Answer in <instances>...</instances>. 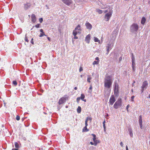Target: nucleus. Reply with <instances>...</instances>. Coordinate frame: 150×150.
<instances>
[{
	"mask_svg": "<svg viewBox=\"0 0 150 150\" xmlns=\"http://www.w3.org/2000/svg\"><path fill=\"white\" fill-rule=\"evenodd\" d=\"M89 118V117H87L85 121H86V122H88V121Z\"/></svg>",
	"mask_w": 150,
	"mask_h": 150,
	"instance_id": "obj_52",
	"label": "nucleus"
},
{
	"mask_svg": "<svg viewBox=\"0 0 150 150\" xmlns=\"http://www.w3.org/2000/svg\"><path fill=\"white\" fill-rule=\"evenodd\" d=\"M90 34H88L87 35L85 38V41L88 43H89L90 40Z\"/></svg>",
	"mask_w": 150,
	"mask_h": 150,
	"instance_id": "obj_12",
	"label": "nucleus"
},
{
	"mask_svg": "<svg viewBox=\"0 0 150 150\" xmlns=\"http://www.w3.org/2000/svg\"><path fill=\"white\" fill-rule=\"evenodd\" d=\"M92 135L93 136V137H96V136L95 134H92Z\"/></svg>",
	"mask_w": 150,
	"mask_h": 150,
	"instance_id": "obj_57",
	"label": "nucleus"
},
{
	"mask_svg": "<svg viewBox=\"0 0 150 150\" xmlns=\"http://www.w3.org/2000/svg\"><path fill=\"white\" fill-rule=\"evenodd\" d=\"M80 97H78L77 98L76 101L78 103H79V100H80Z\"/></svg>",
	"mask_w": 150,
	"mask_h": 150,
	"instance_id": "obj_35",
	"label": "nucleus"
},
{
	"mask_svg": "<svg viewBox=\"0 0 150 150\" xmlns=\"http://www.w3.org/2000/svg\"><path fill=\"white\" fill-rule=\"evenodd\" d=\"M115 100L113 95H112L109 99L108 103L110 105H112L115 102Z\"/></svg>",
	"mask_w": 150,
	"mask_h": 150,
	"instance_id": "obj_8",
	"label": "nucleus"
},
{
	"mask_svg": "<svg viewBox=\"0 0 150 150\" xmlns=\"http://www.w3.org/2000/svg\"><path fill=\"white\" fill-rule=\"evenodd\" d=\"M31 6V4L30 3H27L24 4V9L25 10H27L30 8Z\"/></svg>",
	"mask_w": 150,
	"mask_h": 150,
	"instance_id": "obj_11",
	"label": "nucleus"
},
{
	"mask_svg": "<svg viewBox=\"0 0 150 150\" xmlns=\"http://www.w3.org/2000/svg\"><path fill=\"white\" fill-rule=\"evenodd\" d=\"M146 21V19L144 17H142V18L141 21V23L142 24H144L145 23Z\"/></svg>",
	"mask_w": 150,
	"mask_h": 150,
	"instance_id": "obj_16",
	"label": "nucleus"
},
{
	"mask_svg": "<svg viewBox=\"0 0 150 150\" xmlns=\"http://www.w3.org/2000/svg\"><path fill=\"white\" fill-rule=\"evenodd\" d=\"M148 97L150 98V94L149 95Z\"/></svg>",
	"mask_w": 150,
	"mask_h": 150,
	"instance_id": "obj_64",
	"label": "nucleus"
},
{
	"mask_svg": "<svg viewBox=\"0 0 150 150\" xmlns=\"http://www.w3.org/2000/svg\"><path fill=\"white\" fill-rule=\"evenodd\" d=\"M16 119L17 120H19L20 119V117L19 116L17 115L16 117Z\"/></svg>",
	"mask_w": 150,
	"mask_h": 150,
	"instance_id": "obj_29",
	"label": "nucleus"
},
{
	"mask_svg": "<svg viewBox=\"0 0 150 150\" xmlns=\"http://www.w3.org/2000/svg\"><path fill=\"white\" fill-rule=\"evenodd\" d=\"M98 61H94L93 63V65L97 64H98Z\"/></svg>",
	"mask_w": 150,
	"mask_h": 150,
	"instance_id": "obj_27",
	"label": "nucleus"
},
{
	"mask_svg": "<svg viewBox=\"0 0 150 150\" xmlns=\"http://www.w3.org/2000/svg\"><path fill=\"white\" fill-rule=\"evenodd\" d=\"M139 124L142 123V116L141 115H140L139 116Z\"/></svg>",
	"mask_w": 150,
	"mask_h": 150,
	"instance_id": "obj_22",
	"label": "nucleus"
},
{
	"mask_svg": "<svg viewBox=\"0 0 150 150\" xmlns=\"http://www.w3.org/2000/svg\"><path fill=\"white\" fill-rule=\"evenodd\" d=\"M25 40L28 42V39L27 37L26 36V35H25Z\"/></svg>",
	"mask_w": 150,
	"mask_h": 150,
	"instance_id": "obj_32",
	"label": "nucleus"
},
{
	"mask_svg": "<svg viewBox=\"0 0 150 150\" xmlns=\"http://www.w3.org/2000/svg\"><path fill=\"white\" fill-rule=\"evenodd\" d=\"M39 21L40 23H42L43 21V18H39Z\"/></svg>",
	"mask_w": 150,
	"mask_h": 150,
	"instance_id": "obj_34",
	"label": "nucleus"
},
{
	"mask_svg": "<svg viewBox=\"0 0 150 150\" xmlns=\"http://www.w3.org/2000/svg\"><path fill=\"white\" fill-rule=\"evenodd\" d=\"M86 25L87 29L91 30L92 28V26L91 24L89 23H87L86 24Z\"/></svg>",
	"mask_w": 150,
	"mask_h": 150,
	"instance_id": "obj_13",
	"label": "nucleus"
},
{
	"mask_svg": "<svg viewBox=\"0 0 150 150\" xmlns=\"http://www.w3.org/2000/svg\"><path fill=\"white\" fill-rule=\"evenodd\" d=\"M113 46V44H112V43L110 44L109 43L106 46V51L107 52L106 53V54H108L110 50H111L112 48V47Z\"/></svg>",
	"mask_w": 150,
	"mask_h": 150,
	"instance_id": "obj_7",
	"label": "nucleus"
},
{
	"mask_svg": "<svg viewBox=\"0 0 150 150\" xmlns=\"http://www.w3.org/2000/svg\"><path fill=\"white\" fill-rule=\"evenodd\" d=\"M47 39L49 41H50V39L49 37H47Z\"/></svg>",
	"mask_w": 150,
	"mask_h": 150,
	"instance_id": "obj_62",
	"label": "nucleus"
},
{
	"mask_svg": "<svg viewBox=\"0 0 150 150\" xmlns=\"http://www.w3.org/2000/svg\"><path fill=\"white\" fill-rule=\"evenodd\" d=\"M44 35L45 36V34L44 33H41L40 34L39 36L40 37H42Z\"/></svg>",
	"mask_w": 150,
	"mask_h": 150,
	"instance_id": "obj_31",
	"label": "nucleus"
},
{
	"mask_svg": "<svg viewBox=\"0 0 150 150\" xmlns=\"http://www.w3.org/2000/svg\"><path fill=\"white\" fill-rule=\"evenodd\" d=\"M32 21L33 22L35 23L36 21V18L34 14H33L31 16Z\"/></svg>",
	"mask_w": 150,
	"mask_h": 150,
	"instance_id": "obj_14",
	"label": "nucleus"
},
{
	"mask_svg": "<svg viewBox=\"0 0 150 150\" xmlns=\"http://www.w3.org/2000/svg\"><path fill=\"white\" fill-rule=\"evenodd\" d=\"M143 84H148L147 82L146 81H145L144 82Z\"/></svg>",
	"mask_w": 150,
	"mask_h": 150,
	"instance_id": "obj_45",
	"label": "nucleus"
},
{
	"mask_svg": "<svg viewBox=\"0 0 150 150\" xmlns=\"http://www.w3.org/2000/svg\"><path fill=\"white\" fill-rule=\"evenodd\" d=\"M94 41L95 42H98L100 44V41L96 37H94Z\"/></svg>",
	"mask_w": 150,
	"mask_h": 150,
	"instance_id": "obj_21",
	"label": "nucleus"
},
{
	"mask_svg": "<svg viewBox=\"0 0 150 150\" xmlns=\"http://www.w3.org/2000/svg\"><path fill=\"white\" fill-rule=\"evenodd\" d=\"M112 14V11H110L105 15V18L106 21H108L109 20Z\"/></svg>",
	"mask_w": 150,
	"mask_h": 150,
	"instance_id": "obj_6",
	"label": "nucleus"
},
{
	"mask_svg": "<svg viewBox=\"0 0 150 150\" xmlns=\"http://www.w3.org/2000/svg\"><path fill=\"white\" fill-rule=\"evenodd\" d=\"M99 143V141L98 140H96L94 142V145L95 146H96L98 143Z\"/></svg>",
	"mask_w": 150,
	"mask_h": 150,
	"instance_id": "obj_23",
	"label": "nucleus"
},
{
	"mask_svg": "<svg viewBox=\"0 0 150 150\" xmlns=\"http://www.w3.org/2000/svg\"><path fill=\"white\" fill-rule=\"evenodd\" d=\"M85 98V96L83 94H81V96L80 99H81L82 100H83V99Z\"/></svg>",
	"mask_w": 150,
	"mask_h": 150,
	"instance_id": "obj_25",
	"label": "nucleus"
},
{
	"mask_svg": "<svg viewBox=\"0 0 150 150\" xmlns=\"http://www.w3.org/2000/svg\"><path fill=\"white\" fill-rule=\"evenodd\" d=\"M35 27L37 28H38L39 27V24H37L35 25Z\"/></svg>",
	"mask_w": 150,
	"mask_h": 150,
	"instance_id": "obj_42",
	"label": "nucleus"
},
{
	"mask_svg": "<svg viewBox=\"0 0 150 150\" xmlns=\"http://www.w3.org/2000/svg\"><path fill=\"white\" fill-rule=\"evenodd\" d=\"M105 120H104V121H103V125H105Z\"/></svg>",
	"mask_w": 150,
	"mask_h": 150,
	"instance_id": "obj_54",
	"label": "nucleus"
},
{
	"mask_svg": "<svg viewBox=\"0 0 150 150\" xmlns=\"http://www.w3.org/2000/svg\"><path fill=\"white\" fill-rule=\"evenodd\" d=\"M91 77H89L88 78L87 81L88 82L90 83V80L91 79Z\"/></svg>",
	"mask_w": 150,
	"mask_h": 150,
	"instance_id": "obj_28",
	"label": "nucleus"
},
{
	"mask_svg": "<svg viewBox=\"0 0 150 150\" xmlns=\"http://www.w3.org/2000/svg\"><path fill=\"white\" fill-rule=\"evenodd\" d=\"M142 90V93L144 91L145 89L146 88V85H142L141 87Z\"/></svg>",
	"mask_w": 150,
	"mask_h": 150,
	"instance_id": "obj_15",
	"label": "nucleus"
},
{
	"mask_svg": "<svg viewBox=\"0 0 150 150\" xmlns=\"http://www.w3.org/2000/svg\"><path fill=\"white\" fill-rule=\"evenodd\" d=\"M91 120H92V118L91 117H89L88 120L90 122H91Z\"/></svg>",
	"mask_w": 150,
	"mask_h": 150,
	"instance_id": "obj_47",
	"label": "nucleus"
},
{
	"mask_svg": "<svg viewBox=\"0 0 150 150\" xmlns=\"http://www.w3.org/2000/svg\"><path fill=\"white\" fill-rule=\"evenodd\" d=\"M14 144L15 147L17 149H18L19 148V146L18 144L16 142H15L14 143Z\"/></svg>",
	"mask_w": 150,
	"mask_h": 150,
	"instance_id": "obj_20",
	"label": "nucleus"
},
{
	"mask_svg": "<svg viewBox=\"0 0 150 150\" xmlns=\"http://www.w3.org/2000/svg\"><path fill=\"white\" fill-rule=\"evenodd\" d=\"M13 84H17V82L16 81H14L13 82Z\"/></svg>",
	"mask_w": 150,
	"mask_h": 150,
	"instance_id": "obj_37",
	"label": "nucleus"
},
{
	"mask_svg": "<svg viewBox=\"0 0 150 150\" xmlns=\"http://www.w3.org/2000/svg\"><path fill=\"white\" fill-rule=\"evenodd\" d=\"M103 11L104 12V13H106L107 12H108V11L107 10H105L104 11Z\"/></svg>",
	"mask_w": 150,
	"mask_h": 150,
	"instance_id": "obj_55",
	"label": "nucleus"
},
{
	"mask_svg": "<svg viewBox=\"0 0 150 150\" xmlns=\"http://www.w3.org/2000/svg\"><path fill=\"white\" fill-rule=\"evenodd\" d=\"M132 69H133V71H134L135 66H132Z\"/></svg>",
	"mask_w": 150,
	"mask_h": 150,
	"instance_id": "obj_48",
	"label": "nucleus"
},
{
	"mask_svg": "<svg viewBox=\"0 0 150 150\" xmlns=\"http://www.w3.org/2000/svg\"><path fill=\"white\" fill-rule=\"evenodd\" d=\"M12 150H18L17 149H14L13 148L12 149Z\"/></svg>",
	"mask_w": 150,
	"mask_h": 150,
	"instance_id": "obj_59",
	"label": "nucleus"
},
{
	"mask_svg": "<svg viewBox=\"0 0 150 150\" xmlns=\"http://www.w3.org/2000/svg\"><path fill=\"white\" fill-rule=\"evenodd\" d=\"M31 43L33 44V45L34 44V42L33 41V38H32L31 39Z\"/></svg>",
	"mask_w": 150,
	"mask_h": 150,
	"instance_id": "obj_39",
	"label": "nucleus"
},
{
	"mask_svg": "<svg viewBox=\"0 0 150 150\" xmlns=\"http://www.w3.org/2000/svg\"><path fill=\"white\" fill-rule=\"evenodd\" d=\"M81 30V27L79 25H78L77 27L75 28L73 32V34L74 35H76L77 33L80 34Z\"/></svg>",
	"mask_w": 150,
	"mask_h": 150,
	"instance_id": "obj_4",
	"label": "nucleus"
},
{
	"mask_svg": "<svg viewBox=\"0 0 150 150\" xmlns=\"http://www.w3.org/2000/svg\"><path fill=\"white\" fill-rule=\"evenodd\" d=\"M122 59V57H120V58H119V60L120 61H121V60Z\"/></svg>",
	"mask_w": 150,
	"mask_h": 150,
	"instance_id": "obj_61",
	"label": "nucleus"
},
{
	"mask_svg": "<svg viewBox=\"0 0 150 150\" xmlns=\"http://www.w3.org/2000/svg\"><path fill=\"white\" fill-rule=\"evenodd\" d=\"M69 96H65L64 97L61 98L59 100L58 103L59 105H61L64 103L67 100H68Z\"/></svg>",
	"mask_w": 150,
	"mask_h": 150,
	"instance_id": "obj_5",
	"label": "nucleus"
},
{
	"mask_svg": "<svg viewBox=\"0 0 150 150\" xmlns=\"http://www.w3.org/2000/svg\"><path fill=\"white\" fill-rule=\"evenodd\" d=\"M114 94L116 96H118V85H115L114 88Z\"/></svg>",
	"mask_w": 150,
	"mask_h": 150,
	"instance_id": "obj_9",
	"label": "nucleus"
},
{
	"mask_svg": "<svg viewBox=\"0 0 150 150\" xmlns=\"http://www.w3.org/2000/svg\"><path fill=\"white\" fill-rule=\"evenodd\" d=\"M92 87L91 86L89 88V89L90 90L89 91V92L90 93H91L92 92Z\"/></svg>",
	"mask_w": 150,
	"mask_h": 150,
	"instance_id": "obj_30",
	"label": "nucleus"
},
{
	"mask_svg": "<svg viewBox=\"0 0 150 150\" xmlns=\"http://www.w3.org/2000/svg\"><path fill=\"white\" fill-rule=\"evenodd\" d=\"M139 26L136 23L133 24L130 27V31L131 32L135 33L138 30Z\"/></svg>",
	"mask_w": 150,
	"mask_h": 150,
	"instance_id": "obj_2",
	"label": "nucleus"
},
{
	"mask_svg": "<svg viewBox=\"0 0 150 150\" xmlns=\"http://www.w3.org/2000/svg\"><path fill=\"white\" fill-rule=\"evenodd\" d=\"M112 79L111 76L106 75L105 78V84H111L112 83Z\"/></svg>",
	"mask_w": 150,
	"mask_h": 150,
	"instance_id": "obj_1",
	"label": "nucleus"
},
{
	"mask_svg": "<svg viewBox=\"0 0 150 150\" xmlns=\"http://www.w3.org/2000/svg\"><path fill=\"white\" fill-rule=\"evenodd\" d=\"M103 127L104 129H105V125H103Z\"/></svg>",
	"mask_w": 150,
	"mask_h": 150,
	"instance_id": "obj_58",
	"label": "nucleus"
},
{
	"mask_svg": "<svg viewBox=\"0 0 150 150\" xmlns=\"http://www.w3.org/2000/svg\"><path fill=\"white\" fill-rule=\"evenodd\" d=\"M126 150H129L128 147L127 146H126Z\"/></svg>",
	"mask_w": 150,
	"mask_h": 150,
	"instance_id": "obj_60",
	"label": "nucleus"
},
{
	"mask_svg": "<svg viewBox=\"0 0 150 150\" xmlns=\"http://www.w3.org/2000/svg\"><path fill=\"white\" fill-rule=\"evenodd\" d=\"M62 1L64 4L68 6H70L72 3L71 0H62Z\"/></svg>",
	"mask_w": 150,
	"mask_h": 150,
	"instance_id": "obj_10",
	"label": "nucleus"
},
{
	"mask_svg": "<svg viewBox=\"0 0 150 150\" xmlns=\"http://www.w3.org/2000/svg\"><path fill=\"white\" fill-rule=\"evenodd\" d=\"M139 125H140V128L142 129V127H143V126H142V123H141V124H139Z\"/></svg>",
	"mask_w": 150,
	"mask_h": 150,
	"instance_id": "obj_40",
	"label": "nucleus"
},
{
	"mask_svg": "<svg viewBox=\"0 0 150 150\" xmlns=\"http://www.w3.org/2000/svg\"><path fill=\"white\" fill-rule=\"evenodd\" d=\"M77 112L79 113L81 112V108L80 106H79L78 107L77 109Z\"/></svg>",
	"mask_w": 150,
	"mask_h": 150,
	"instance_id": "obj_18",
	"label": "nucleus"
},
{
	"mask_svg": "<svg viewBox=\"0 0 150 150\" xmlns=\"http://www.w3.org/2000/svg\"><path fill=\"white\" fill-rule=\"evenodd\" d=\"M74 89H75V90H77V88L76 87H75V88H74Z\"/></svg>",
	"mask_w": 150,
	"mask_h": 150,
	"instance_id": "obj_63",
	"label": "nucleus"
},
{
	"mask_svg": "<svg viewBox=\"0 0 150 150\" xmlns=\"http://www.w3.org/2000/svg\"><path fill=\"white\" fill-rule=\"evenodd\" d=\"M83 132H88V130L87 129V127L85 126L83 129Z\"/></svg>",
	"mask_w": 150,
	"mask_h": 150,
	"instance_id": "obj_24",
	"label": "nucleus"
},
{
	"mask_svg": "<svg viewBox=\"0 0 150 150\" xmlns=\"http://www.w3.org/2000/svg\"><path fill=\"white\" fill-rule=\"evenodd\" d=\"M85 126H88L87 122L86 121H85Z\"/></svg>",
	"mask_w": 150,
	"mask_h": 150,
	"instance_id": "obj_49",
	"label": "nucleus"
},
{
	"mask_svg": "<svg viewBox=\"0 0 150 150\" xmlns=\"http://www.w3.org/2000/svg\"><path fill=\"white\" fill-rule=\"evenodd\" d=\"M128 130H129V134L130 136L132 137L133 135V134L132 131V130L130 129H129Z\"/></svg>",
	"mask_w": 150,
	"mask_h": 150,
	"instance_id": "obj_17",
	"label": "nucleus"
},
{
	"mask_svg": "<svg viewBox=\"0 0 150 150\" xmlns=\"http://www.w3.org/2000/svg\"><path fill=\"white\" fill-rule=\"evenodd\" d=\"M122 105V100L121 99H118L117 101L115 103L114 105V107L115 109H117L121 107Z\"/></svg>",
	"mask_w": 150,
	"mask_h": 150,
	"instance_id": "obj_3",
	"label": "nucleus"
},
{
	"mask_svg": "<svg viewBox=\"0 0 150 150\" xmlns=\"http://www.w3.org/2000/svg\"><path fill=\"white\" fill-rule=\"evenodd\" d=\"M129 105H128L127 106V107H126V109H127V112H128V108L129 107Z\"/></svg>",
	"mask_w": 150,
	"mask_h": 150,
	"instance_id": "obj_46",
	"label": "nucleus"
},
{
	"mask_svg": "<svg viewBox=\"0 0 150 150\" xmlns=\"http://www.w3.org/2000/svg\"><path fill=\"white\" fill-rule=\"evenodd\" d=\"M74 39H77L78 38V37L77 36H76V35H74Z\"/></svg>",
	"mask_w": 150,
	"mask_h": 150,
	"instance_id": "obj_50",
	"label": "nucleus"
},
{
	"mask_svg": "<svg viewBox=\"0 0 150 150\" xmlns=\"http://www.w3.org/2000/svg\"><path fill=\"white\" fill-rule=\"evenodd\" d=\"M90 143L92 145H94V143H93L92 142H90Z\"/></svg>",
	"mask_w": 150,
	"mask_h": 150,
	"instance_id": "obj_53",
	"label": "nucleus"
},
{
	"mask_svg": "<svg viewBox=\"0 0 150 150\" xmlns=\"http://www.w3.org/2000/svg\"><path fill=\"white\" fill-rule=\"evenodd\" d=\"M93 141L94 142L96 139V137H93Z\"/></svg>",
	"mask_w": 150,
	"mask_h": 150,
	"instance_id": "obj_43",
	"label": "nucleus"
},
{
	"mask_svg": "<svg viewBox=\"0 0 150 150\" xmlns=\"http://www.w3.org/2000/svg\"><path fill=\"white\" fill-rule=\"evenodd\" d=\"M134 96H132L131 97V100L132 101H134Z\"/></svg>",
	"mask_w": 150,
	"mask_h": 150,
	"instance_id": "obj_33",
	"label": "nucleus"
},
{
	"mask_svg": "<svg viewBox=\"0 0 150 150\" xmlns=\"http://www.w3.org/2000/svg\"><path fill=\"white\" fill-rule=\"evenodd\" d=\"M120 145L121 146L123 147V144L122 142H121L120 143Z\"/></svg>",
	"mask_w": 150,
	"mask_h": 150,
	"instance_id": "obj_44",
	"label": "nucleus"
},
{
	"mask_svg": "<svg viewBox=\"0 0 150 150\" xmlns=\"http://www.w3.org/2000/svg\"><path fill=\"white\" fill-rule=\"evenodd\" d=\"M135 59L132 60V65L135 66Z\"/></svg>",
	"mask_w": 150,
	"mask_h": 150,
	"instance_id": "obj_26",
	"label": "nucleus"
},
{
	"mask_svg": "<svg viewBox=\"0 0 150 150\" xmlns=\"http://www.w3.org/2000/svg\"><path fill=\"white\" fill-rule=\"evenodd\" d=\"M96 11V12H98L99 14H102L103 12L102 10L99 9H97Z\"/></svg>",
	"mask_w": 150,
	"mask_h": 150,
	"instance_id": "obj_19",
	"label": "nucleus"
},
{
	"mask_svg": "<svg viewBox=\"0 0 150 150\" xmlns=\"http://www.w3.org/2000/svg\"><path fill=\"white\" fill-rule=\"evenodd\" d=\"M96 60L98 61L99 60V58L98 57H97L95 59Z\"/></svg>",
	"mask_w": 150,
	"mask_h": 150,
	"instance_id": "obj_56",
	"label": "nucleus"
},
{
	"mask_svg": "<svg viewBox=\"0 0 150 150\" xmlns=\"http://www.w3.org/2000/svg\"><path fill=\"white\" fill-rule=\"evenodd\" d=\"M40 32L42 33H44L43 30L42 29H41L40 30Z\"/></svg>",
	"mask_w": 150,
	"mask_h": 150,
	"instance_id": "obj_51",
	"label": "nucleus"
},
{
	"mask_svg": "<svg viewBox=\"0 0 150 150\" xmlns=\"http://www.w3.org/2000/svg\"><path fill=\"white\" fill-rule=\"evenodd\" d=\"M132 60L135 59L134 58V55L133 53H132Z\"/></svg>",
	"mask_w": 150,
	"mask_h": 150,
	"instance_id": "obj_38",
	"label": "nucleus"
},
{
	"mask_svg": "<svg viewBox=\"0 0 150 150\" xmlns=\"http://www.w3.org/2000/svg\"><path fill=\"white\" fill-rule=\"evenodd\" d=\"M83 70V69L82 68V67H80L79 69V71L81 72Z\"/></svg>",
	"mask_w": 150,
	"mask_h": 150,
	"instance_id": "obj_36",
	"label": "nucleus"
},
{
	"mask_svg": "<svg viewBox=\"0 0 150 150\" xmlns=\"http://www.w3.org/2000/svg\"><path fill=\"white\" fill-rule=\"evenodd\" d=\"M105 86L106 87L110 88V85H105Z\"/></svg>",
	"mask_w": 150,
	"mask_h": 150,
	"instance_id": "obj_41",
	"label": "nucleus"
}]
</instances>
